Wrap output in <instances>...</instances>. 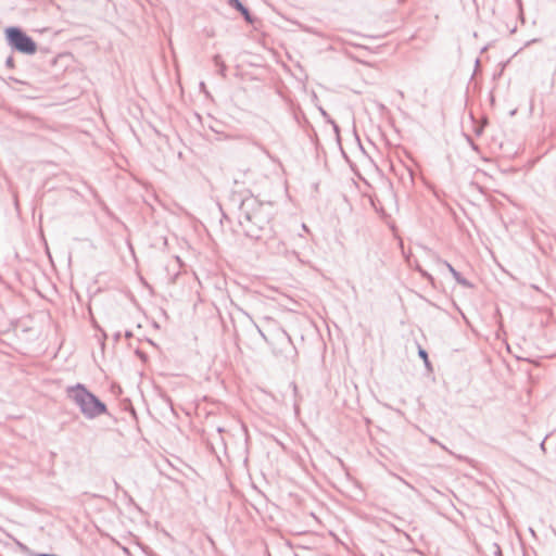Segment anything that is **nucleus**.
I'll use <instances>...</instances> for the list:
<instances>
[{"label": "nucleus", "mask_w": 556, "mask_h": 556, "mask_svg": "<svg viewBox=\"0 0 556 556\" xmlns=\"http://www.w3.org/2000/svg\"><path fill=\"white\" fill-rule=\"evenodd\" d=\"M430 441H431L432 443H438V442H437V440H435L434 438H430Z\"/></svg>", "instance_id": "obj_8"}, {"label": "nucleus", "mask_w": 556, "mask_h": 556, "mask_svg": "<svg viewBox=\"0 0 556 556\" xmlns=\"http://www.w3.org/2000/svg\"><path fill=\"white\" fill-rule=\"evenodd\" d=\"M213 61H214L215 65L219 68V70H218V73H219L223 77H225V76H226L227 66H226V64L224 63V61L222 60L220 55H218V54H217V55H215V56L213 58Z\"/></svg>", "instance_id": "obj_6"}, {"label": "nucleus", "mask_w": 556, "mask_h": 556, "mask_svg": "<svg viewBox=\"0 0 556 556\" xmlns=\"http://www.w3.org/2000/svg\"><path fill=\"white\" fill-rule=\"evenodd\" d=\"M418 354L425 361L426 365H428L429 362H428V354H427V352L424 349H419Z\"/></svg>", "instance_id": "obj_7"}, {"label": "nucleus", "mask_w": 556, "mask_h": 556, "mask_svg": "<svg viewBox=\"0 0 556 556\" xmlns=\"http://www.w3.org/2000/svg\"><path fill=\"white\" fill-rule=\"evenodd\" d=\"M270 207L254 197L243 199L239 206L238 222L247 237L260 239L262 231L269 225Z\"/></svg>", "instance_id": "obj_1"}, {"label": "nucleus", "mask_w": 556, "mask_h": 556, "mask_svg": "<svg viewBox=\"0 0 556 556\" xmlns=\"http://www.w3.org/2000/svg\"><path fill=\"white\" fill-rule=\"evenodd\" d=\"M498 554H501V552ZM500 556H502V555H500Z\"/></svg>", "instance_id": "obj_10"}, {"label": "nucleus", "mask_w": 556, "mask_h": 556, "mask_svg": "<svg viewBox=\"0 0 556 556\" xmlns=\"http://www.w3.org/2000/svg\"><path fill=\"white\" fill-rule=\"evenodd\" d=\"M11 62H12V59H11V58H10V59H8L7 63H8V64H11Z\"/></svg>", "instance_id": "obj_9"}, {"label": "nucleus", "mask_w": 556, "mask_h": 556, "mask_svg": "<svg viewBox=\"0 0 556 556\" xmlns=\"http://www.w3.org/2000/svg\"><path fill=\"white\" fill-rule=\"evenodd\" d=\"M7 38L10 46H12L14 49L22 53L34 54L37 50L35 41L20 28H8Z\"/></svg>", "instance_id": "obj_3"}, {"label": "nucleus", "mask_w": 556, "mask_h": 556, "mask_svg": "<svg viewBox=\"0 0 556 556\" xmlns=\"http://www.w3.org/2000/svg\"><path fill=\"white\" fill-rule=\"evenodd\" d=\"M444 265L447 267L448 271L452 274L453 278L463 287L471 288L472 285L464 278L459 271H457L450 263L444 262Z\"/></svg>", "instance_id": "obj_4"}, {"label": "nucleus", "mask_w": 556, "mask_h": 556, "mask_svg": "<svg viewBox=\"0 0 556 556\" xmlns=\"http://www.w3.org/2000/svg\"><path fill=\"white\" fill-rule=\"evenodd\" d=\"M66 393L68 399L79 407L86 418L92 419L106 412L104 403L89 392L81 383L68 387Z\"/></svg>", "instance_id": "obj_2"}, {"label": "nucleus", "mask_w": 556, "mask_h": 556, "mask_svg": "<svg viewBox=\"0 0 556 556\" xmlns=\"http://www.w3.org/2000/svg\"><path fill=\"white\" fill-rule=\"evenodd\" d=\"M228 4L238 10L244 17V20L248 22V23H252V17H251V14L248 10V8H245L240 0H228Z\"/></svg>", "instance_id": "obj_5"}]
</instances>
